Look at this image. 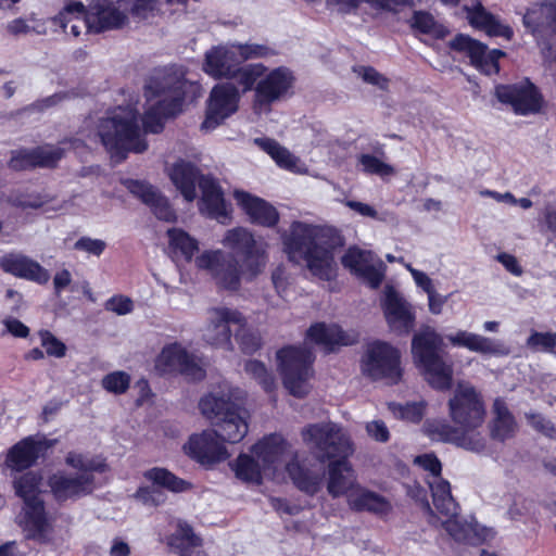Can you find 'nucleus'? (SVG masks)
<instances>
[{
	"instance_id": "f257e3e1",
	"label": "nucleus",
	"mask_w": 556,
	"mask_h": 556,
	"mask_svg": "<svg viewBox=\"0 0 556 556\" xmlns=\"http://www.w3.org/2000/svg\"><path fill=\"white\" fill-rule=\"evenodd\" d=\"M184 106L177 100L155 101L148 106L140 121L136 110H119L99 118L97 135L101 144L116 162L125 161L129 153L141 154L149 148L147 135H159L165 129L168 119L180 115Z\"/></svg>"
},
{
	"instance_id": "f03ea898",
	"label": "nucleus",
	"mask_w": 556,
	"mask_h": 556,
	"mask_svg": "<svg viewBox=\"0 0 556 556\" xmlns=\"http://www.w3.org/2000/svg\"><path fill=\"white\" fill-rule=\"evenodd\" d=\"M344 245L341 232L332 226L293 222L283 238V250L292 262L302 260L315 277L324 281L333 278L334 252Z\"/></svg>"
},
{
	"instance_id": "7ed1b4c3",
	"label": "nucleus",
	"mask_w": 556,
	"mask_h": 556,
	"mask_svg": "<svg viewBox=\"0 0 556 556\" xmlns=\"http://www.w3.org/2000/svg\"><path fill=\"white\" fill-rule=\"evenodd\" d=\"M302 437L320 463L329 462L328 493L336 498L354 492L358 484L348 459L351 443L341 428L331 422L311 424L302 430Z\"/></svg>"
},
{
	"instance_id": "20e7f679",
	"label": "nucleus",
	"mask_w": 556,
	"mask_h": 556,
	"mask_svg": "<svg viewBox=\"0 0 556 556\" xmlns=\"http://www.w3.org/2000/svg\"><path fill=\"white\" fill-rule=\"evenodd\" d=\"M412 355L416 367L431 388L447 391L453 386V364L446 359L443 338L432 328L415 333Z\"/></svg>"
},
{
	"instance_id": "39448f33",
	"label": "nucleus",
	"mask_w": 556,
	"mask_h": 556,
	"mask_svg": "<svg viewBox=\"0 0 556 556\" xmlns=\"http://www.w3.org/2000/svg\"><path fill=\"white\" fill-rule=\"evenodd\" d=\"M74 20L81 22L86 33L101 34L110 29L122 28L127 22V15L111 0H98L89 9L80 1H70L56 15L49 18L53 26L63 31Z\"/></svg>"
},
{
	"instance_id": "423d86ee",
	"label": "nucleus",
	"mask_w": 556,
	"mask_h": 556,
	"mask_svg": "<svg viewBox=\"0 0 556 556\" xmlns=\"http://www.w3.org/2000/svg\"><path fill=\"white\" fill-rule=\"evenodd\" d=\"M199 408L215 427L223 442L239 443L247 435L249 425L240 407L229 397L208 393L201 397Z\"/></svg>"
},
{
	"instance_id": "0eeeda50",
	"label": "nucleus",
	"mask_w": 556,
	"mask_h": 556,
	"mask_svg": "<svg viewBox=\"0 0 556 556\" xmlns=\"http://www.w3.org/2000/svg\"><path fill=\"white\" fill-rule=\"evenodd\" d=\"M276 357L283 387L294 397H305L314 377V353L307 348L287 345L277 351Z\"/></svg>"
},
{
	"instance_id": "6e6552de",
	"label": "nucleus",
	"mask_w": 556,
	"mask_h": 556,
	"mask_svg": "<svg viewBox=\"0 0 556 556\" xmlns=\"http://www.w3.org/2000/svg\"><path fill=\"white\" fill-rule=\"evenodd\" d=\"M362 372L372 381L383 380L390 386L400 383L403 377L400 351L386 341L369 343L362 358Z\"/></svg>"
},
{
	"instance_id": "1a4fd4ad",
	"label": "nucleus",
	"mask_w": 556,
	"mask_h": 556,
	"mask_svg": "<svg viewBox=\"0 0 556 556\" xmlns=\"http://www.w3.org/2000/svg\"><path fill=\"white\" fill-rule=\"evenodd\" d=\"M223 243L230 250L228 254L241 260L247 281H253L263 271L267 263V253L252 231L243 227L229 229Z\"/></svg>"
},
{
	"instance_id": "9d476101",
	"label": "nucleus",
	"mask_w": 556,
	"mask_h": 556,
	"mask_svg": "<svg viewBox=\"0 0 556 556\" xmlns=\"http://www.w3.org/2000/svg\"><path fill=\"white\" fill-rule=\"evenodd\" d=\"M494 96L519 116L536 114L544 105L541 90L529 78L514 84H498L494 87Z\"/></svg>"
},
{
	"instance_id": "9b49d317",
	"label": "nucleus",
	"mask_w": 556,
	"mask_h": 556,
	"mask_svg": "<svg viewBox=\"0 0 556 556\" xmlns=\"http://www.w3.org/2000/svg\"><path fill=\"white\" fill-rule=\"evenodd\" d=\"M187 79L175 65L154 68L146 79L143 96L147 102L177 100L180 106L185 105L187 94Z\"/></svg>"
},
{
	"instance_id": "f8f14e48",
	"label": "nucleus",
	"mask_w": 556,
	"mask_h": 556,
	"mask_svg": "<svg viewBox=\"0 0 556 556\" xmlns=\"http://www.w3.org/2000/svg\"><path fill=\"white\" fill-rule=\"evenodd\" d=\"M450 416L465 432L480 427L485 408L481 395L473 387H459L448 401Z\"/></svg>"
},
{
	"instance_id": "ddd939ff",
	"label": "nucleus",
	"mask_w": 556,
	"mask_h": 556,
	"mask_svg": "<svg viewBox=\"0 0 556 556\" xmlns=\"http://www.w3.org/2000/svg\"><path fill=\"white\" fill-rule=\"evenodd\" d=\"M295 77L287 66L270 70L258 80L253 98L254 109L263 110L280 101L293 88Z\"/></svg>"
},
{
	"instance_id": "4468645a",
	"label": "nucleus",
	"mask_w": 556,
	"mask_h": 556,
	"mask_svg": "<svg viewBox=\"0 0 556 556\" xmlns=\"http://www.w3.org/2000/svg\"><path fill=\"white\" fill-rule=\"evenodd\" d=\"M451 50L465 52L470 64L484 75H495L500 73V59L505 56V52L500 49L488 50V46L465 34H457L448 43Z\"/></svg>"
},
{
	"instance_id": "2eb2a0df",
	"label": "nucleus",
	"mask_w": 556,
	"mask_h": 556,
	"mask_svg": "<svg viewBox=\"0 0 556 556\" xmlns=\"http://www.w3.org/2000/svg\"><path fill=\"white\" fill-rule=\"evenodd\" d=\"M8 167L13 172L34 170L36 168H56L65 155V150L52 144L37 146L35 148H20L12 150Z\"/></svg>"
},
{
	"instance_id": "dca6fc26",
	"label": "nucleus",
	"mask_w": 556,
	"mask_h": 556,
	"mask_svg": "<svg viewBox=\"0 0 556 556\" xmlns=\"http://www.w3.org/2000/svg\"><path fill=\"white\" fill-rule=\"evenodd\" d=\"M47 485L54 501L63 504L91 494L94 489V476L92 473L72 475L65 470H58L48 477Z\"/></svg>"
},
{
	"instance_id": "f3484780",
	"label": "nucleus",
	"mask_w": 556,
	"mask_h": 556,
	"mask_svg": "<svg viewBox=\"0 0 556 556\" xmlns=\"http://www.w3.org/2000/svg\"><path fill=\"white\" fill-rule=\"evenodd\" d=\"M238 89L229 83L214 86L206 101L205 118L202 128L214 129L238 110Z\"/></svg>"
},
{
	"instance_id": "a211bd4d",
	"label": "nucleus",
	"mask_w": 556,
	"mask_h": 556,
	"mask_svg": "<svg viewBox=\"0 0 556 556\" xmlns=\"http://www.w3.org/2000/svg\"><path fill=\"white\" fill-rule=\"evenodd\" d=\"M155 368L162 374L177 371L182 376L200 381L205 378V370L195 362L178 342L166 344L155 359Z\"/></svg>"
},
{
	"instance_id": "6ab92c4d",
	"label": "nucleus",
	"mask_w": 556,
	"mask_h": 556,
	"mask_svg": "<svg viewBox=\"0 0 556 556\" xmlns=\"http://www.w3.org/2000/svg\"><path fill=\"white\" fill-rule=\"evenodd\" d=\"M214 430L190 435L185 450L187 455L204 467H211L229 457V453Z\"/></svg>"
},
{
	"instance_id": "aec40b11",
	"label": "nucleus",
	"mask_w": 556,
	"mask_h": 556,
	"mask_svg": "<svg viewBox=\"0 0 556 556\" xmlns=\"http://www.w3.org/2000/svg\"><path fill=\"white\" fill-rule=\"evenodd\" d=\"M122 185L143 204L150 207L153 215L164 222H175L176 212L170 206L169 201L154 186L146 180L126 178Z\"/></svg>"
},
{
	"instance_id": "412c9836",
	"label": "nucleus",
	"mask_w": 556,
	"mask_h": 556,
	"mask_svg": "<svg viewBox=\"0 0 556 556\" xmlns=\"http://www.w3.org/2000/svg\"><path fill=\"white\" fill-rule=\"evenodd\" d=\"M201 198L199 210L211 219L227 224L231 219V205L226 202L224 191L213 177H202L200 180Z\"/></svg>"
},
{
	"instance_id": "4be33fe9",
	"label": "nucleus",
	"mask_w": 556,
	"mask_h": 556,
	"mask_svg": "<svg viewBox=\"0 0 556 556\" xmlns=\"http://www.w3.org/2000/svg\"><path fill=\"white\" fill-rule=\"evenodd\" d=\"M52 444L53 441L48 439L36 440L31 435L23 438L9 450L5 464L11 470L23 472L33 467Z\"/></svg>"
},
{
	"instance_id": "5701e85b",
	"label": "nucleus",
	"mask_w": 556,
	"mask_h": 556,
	"mask_svg": "<svg viewBox=\"0 0 556 556\" xmlns=\"http://www.w3.org/2000/svg\"><path fill=\"white\" fill-rule=\"evenodd\" d=\"M235 197L251 224L265 228H274L278 225L280 214L268 201L247 191H236Z\"/></svg>"
},
{
	"instance_id": "b1692460",
	"label": "nucleus",
	"mask_w": 556,
	"mask_h": 556,
	"mask_svg": "<svg viewBox=\"0 0 556 556\" xmlns=\"http://www.w3.org/2000/svg\"><path fill=\"white\" fill-rule=\"evenodd\" d=\"M388 325L400 332L408 333L415 326V314L400 293L389 287L381 304Z\"/></svg>"
},
{
	"instance_id": "393cba45",
	"label": "nucleus",
	"mask_w": 556,
	"mask_h": 556,
	"mask_svg": "<svg viewBox=\"0 0 556 556\" xmlns=\"http://www.w3.org/2000/svg\"><path fill=\"white\" fill-rule=\"evenodd\" d=\"M0 268L14 277L38 285H46L50 279L48 269L37 261L22 254H5L0 258Z\"/></svg>"
},
{
	"instance_id": "a878e982",
	"label": "nucleus",
	"mask_w": 556,
	"mask_h": 556,
	"mask_svg": "<svg viewBox=\"0 0 556 556\" xmlns=\"http://www.w3.org/2000/svg\"><path fill=\"white\" fill-rule=\"evenodd\" d=\"M306 338L321 345L326 353L334 352L339 346H350L358 341L356 333H348L339 325L327 326L325 323H315L306 331Z\"/></svg>"
},
{
	"instance_id": "bb28decb",
	"label": "nucleus",
	"mask_w": 556,
	"mask_h": 556,
	"mask_svg": "<svg viewBox=\"0 0 556 556\" xmlns=\"http://www.w3.org/2000/svg\"><path fill=\"white\" fill-rule=\"evenodd\" d=\"M425 432L431 440L454 443L469 451H480L484 447V442L481 439L469 437L463 429L460 431L446 422L428 421L425 425Z\"/></svg>"
},
{
	"instance_id": "cd10ccee",
	"label": "nucleus",
	"mask_w": 556,
	"mask_h": 556,
	"mask_svg": "<svg viewBox=\"0 0 556 556\" xmlns=\"http://www.w3.org/2000/svg\"><path fill=\"white\" fill-rule=\"evenodd\" d=\"M240 61L231 47H213L205 53L203 71L215 79L230 78Z\"/></svg>"
},
{
	"instance_id": "c85d7f7f",
	"label": "nucleus",
	"mask_w": 556,
	"mask_h": 556,
	"mask_svg": "<svg viewBox=\"0 0 556 556\" xmlns=\"http://www.w3.org/2000/svg\"><path fill=\"white\" fill-rule=\"evenodd\" d=\"M210 176L202 174L194 164L184 160L174 163L169 172L170 180L188 202L197 198V186L200 187L201 178Z\"/></svg>"
},
{
	"instance_id": "c756f323",
	"label": "nucleus",
	"mask_w": 556,
	"mask_h": 556,
	"mask_svg": "<svg viewBox=\"0 0 556 556\" xmlns=\"http://www.w3.org/2000/svg\"><path fill=\"white\" fill-rule=\"evenodd\" d=\"M554 2L534 3L523 14V26L536 39L554 34Z\"/></svg>"
},
{
	"instance_id": "7c9ffc66",
	"label": "nucleus",
	"mask_w": 556,
	"mask_h": 556,
	"mask_svg": "<svg viewBox=\"0 0 556 556\" xmlns=\"http://www.w3.org/2000/svg\"><path fill=\"white\" fill-rule=\"evenodd\" d=\"M348 505L353 511H367L380 517L392 511V505L387 497L361 485L348 495Z\"/></svg>"
},
{
	"instance_id": "2f4dec72",
	"label": "nucleus",
	"mask_w": 556,
	"mask_h": 556,
	"mask_svg": "<svg viewBox=\"0 0 556 556\" xmlns=\"http://www.w3.org/2000/svg\"><path fill=\"white\" fill-rule=\"evenodd\" d=\"M467 12L469 24L477 29L483 30L491 37H503L510 39L514 31L510 26L502 24L492 13L488 12L481 2L472 7H464Z\"/></svg>"
},
{
	"instance_id": "473e14b6",
	"label": "nucleus",
	"mask_w": 556,
	"mask_h": 556,
	"mask_svg": "<svg viewBox=\"0 0 556 556\" xmlns=\"http://www.w3.org/2000/svg\"><path fill=\"white\" fill-rule=\"evenodd\" d=\"M244 278L243 264L232 254L224 255L223 262L214 273L213 279L216 286L226 291L236 292L241 288V279Z\"/></svg>"
},
{
	"instance_id": "72a5a7b5",
	"label": "nucleus",
	"mask_w": 556,
	"mask_h": 556,
	"mask_svg": "<svg viewBox=\"0 0 556 556\" xmlns=\"http://www.w3.org/2000/svg\"><path fill=\"white\" fill-rule=\"evenodd\" d=\"M493 413L494 418L490 425L491 438L500 442L513 438L517 430V422L503 399L494 400Z\"/></svg>"
},
{
	"instance_id": "f704fd0d",
	"label": "nucleus",
	"mask_w": 556,
	"mask_h": 556,
	"mask_svg": "<svg viewBox=\"0 0 556 556\" xmlns=\"http://www.w3.org/2000/svg\"><path fill=\"white\" fill-rule=\"evenodd\" d=\"M287 447L286 440L278 434H269L256 442L251 451L262 460L265 468L275 466L285 454Z\"/></svg>"
},
{
	"instance_id": "c9c22d12",
	"label": "nucleus",
	"mask_w": 556,
	"mask_h": 556,
	"mask_svg": "<svg viewBox=\"0 0 556 556\" xmlns=\"http://www.w3.org/2000/svg\"><path fill=\"white\" fill-rule=\"evenodd\" d=\"M217 324L215 329L219 331L220 337L215 339V344L218 345H230L231 343V330L230 325L237 326L236 331H240L247 327V319L241 312L238 309H231L228 307H219L214 309Z\"/></svg>"
},
{
	"instance_id": "e433bc0d",
	"label": "nucleus",
	"mask_w": 556,
	"mask_h": 556,
	"mask_svg": "<svg viewBox=\"0 0 556 556\" xmlns=\"http://www.w3.org/2000/svg\"><path fill=\"white\" fill-rule=\"evenodd\" d=\"M143 477L153 484L172 493H184L193 489L192 482L185 480L164 467H153Z\"/></svg>"
},
{
	"instance_id": "4c0bfd02",
	"label": "nucleus",
	"mask_w": 556,
	"mask_h": 556,
	"mask_svg": "<svg viewBox=\"0 0 556 556\" xmlns=\"http://www.w3.org/2000/svg\"><path fill=\"white\" fill-rule=\"evenodd\" d=\"M286 471L300 491L313 496L320 490L321 479L302 466L299 460L292 459L287 463Z\"/></svg>"
},
{
	"instance_id": "58836bf2",
	"label": "nucleus",
	"mask_w": 556,
	"mask_h": 556,
	"mask_svg": "<svg viewBox=\"0 0 556 556\" xmlns=\"http://www.w3.org/2000/svg\"><path fill=\"white\" fill-rule=\"evenodd\" d=\"M24 521L26 528L35 535H41L49 529V520L46 511L45 501L39 498H30L23 502Z\"/></svg>"
},
{
	"instance_id": "ea45409f",
	"label": "nucleus",
	"mask_w": 556,
	"mask_h": 556,
	"mask_svg": "<svg viewBox=\"0 0 556 556\" xmlns=\"http://www.w3.org/2000/svg\"><path fill=\"white\" fill-rule=\"evenodd\" d=\"M167 545L179 556H191L193 548L202 545V539L185 522L179 523L176 531L168 536Z\"/></svg>"
},
{
	"instance_id": "a19ab883",
	"label": "nucleus",
	"mask_w": 556,
	"mask_h": 556,
	"mask_svg": "<svg viewBox=\"0 0 556 556\" xmlns=\"http://www.w3.org/2000/svg\"><path fill=\"white\" fill-rule=\"evenodd\" d=\"M446 338L452 345L466 348L471 352L481 354H491L496 352V348L492 339L466 330H458L456 333L448 334Z\"/></svg>"
},
{
	"instance_id": "79ce46f5",
	"label": "nucleus",
	"mask_w": 556,
	"mask_h": 556,
	"mask_svg": "<svg viewBox=\"0 0 556 556\" xmlns=\"http://www.w3.org/2000/svg\"><path fill=\"white\" fill-rule=\"evenodd\" d=\"M229 467L236 478L244 483L260 485L263 482L261 465L249 454L240 453L233 462L229 463Z\"/></svg>"
},
{
	"instance_id": "37998d69",
	"label": "nucleus",
	"mask_w": 556,
	"mask_h": 556,
	"mask_svg": "<svg viewBox=\"0 0 556 556\" xmlns=\"http://www.w3.org/2000/svg\"><path fill=\"white\" fill-rule=\"evenodd\" d=\"M410 27L422 34L429 35L437 40H443L450 35V29L439 23L428 11H414L410 18Z\"/></svg>"
},
{
	"instance_id": "c03bdc74",
	"label": "nucleus",
	"mask_w": 556,
	"mask_h": 556,
	"mask_svg": "<svg viewBox=\"0 0 556 556\" xmlns=\"http://www.w3.org/2000/svg\"><path fill=\"white\" fill-rule=\"evenodd\" d=\"M42 477L35 471H26L13 480L15 495L23 502L40 497Z\"/></svg>"
},
{
	"instance_id": "a18cd8bd",
	"label": "nucleus",
	"mask_w": 556,
	"mask_h": 556,
	"mask_svg": "<svg viewBox=\"0 0 556 556\" xmlns=\"http://www.w3.org/2000/svg\"><path fill=\"white\" fill-rule=\"evenodd\" d=\"M167 237L169 239V247L174 251H179L186 262H191L194 254L199 251V242L180 228L168 229Z\"/></svg>"
},
{
	"instance_id": "49530a36",
	"label": "nucleus",
	"mask_w": 556,
	"mask_h": 556,
	"mask_svg": "<svg viewBox=\"0 0 556 556\" xmlns=\"http://www.w3.org/2000/svg\"><path fill=\"white\" fill-rule=\"evenodd\" d=\"M267 67L263 63L248 64L245 66L237 65L233 71V76L229 79H236L242 87L243 92L254 90L258 80L266 73Z\"/></svg>"
},
{
	"instance_id": "de8ad7c7",
	"label": "nucleus",
	"mask_w": 556,
	"mask_h": 556,
	"mask_svg": "<svg viewBox=\"0 0 556 556\" xmlns=\"http://www.w3.org/2000/svg\"><path fill=\"white\" fill-rule=\"evenodd\" d=\"M244 370L258 382L266 393L270 394L276 390L275 377L268 371L263 362L250 359L245 363Z\"/></svg>"
},
{
	"instance_id": "09e8293b",
	"label": "nucleus",
	"mask_w": 556,
	"mask_h": 556,
	"mask_svg": "<svg viewBox=\"0 0 556 556\" xmlns=\"http://www.w3.org/2000/svg\"><path fill=\"white\" fill-rule=\"evenodd\" d=\"M389 407L394 416L412 424H419L426 413L425 402L391 403Z\"/></svg>"
},
{
	"instance_id": "8fccbe9b",
	"label": "nucleus",
	"mask_w": 556,
	"mask_h": 556,
	"mask_svg": "<svg viewBox=\"0 0 556 556\" xmlns=\"http://www.w3.org/2000/svg\"><path fill=\"white\" fill-rule=\"evenodd\" d=\"M232 48L236 50L237 55H239L238 59L240 63L248 60L263 59L277 54L275 49L261 43H235L232 45Z\"/></svg>"
},
{
	"instance_id": "3c124183",
	"label": "nucleus",
	"mask_w": 556,
	"mask_h": 556,
	"mask_svg": "<svg viewBox=\"0 0 556 556\" xmlns=\"http://www.w3.org/2000/svg\"><path fill=\"white\" fill-rule=\"evenodd\" d=\"M119 7L124 8L134 18L146 20L157 11L159 0H118Z\"/></svg>"
},
{
	"instance_id": "603ef678",
	"label": "nucleus",
	"mask_w": 556,
	"mask_h": 556,
	"mask_svg": "<svg viewBox=\"0 0 556 556\" xmlns=\"http://www.w3.org/2000/svg\"><path fill=\"white\" fill-rule=\"evenodd\" d=\"M131 377L123 370L109 372L102 378V388L115 395H121L127 392L130 387Z\"/></svg>"
},
{
	"instance_id": "864d4df0",
	"label": "nucleus",
	"mask_w": 556,
	"mask_h": 556,
	"mask_svg": "<svg viewBox=\"0 0 556 556\" xmlns=\"http://www.w3.org/2000/svg\"><path fill=\"white\" fill-rule=\"evenodd\" d=\"M38 337L45 353L50 357L62 358L66 355L67 348L64 342L58 339L50 330L40 329Z\"/></svg>"
},
{
	"instance_id": "5fc2aeb1",
	"label": "nucleus",
	"mask_w": 556,
	"mask_h": 556,
	"mask_svg": "<svg viewBox=\"0 0 556 556\" xmlns=\"http://www.w3.org/2000/svg\"><path fill=\"white\" fill-rule=\"evenodd\" d=\"M363 170L370 175L390 176L394 174V168L372 154H362L358 157Z\"/></svg>"
},
{
	"instance_id": "6e6d98bb",
	"label": "nucleus",
	"mask_w": 556,
	"mask_h": 556,
	"mask_svg": "<svg viewBox=\"0 0 556 556\" xmlns=\"http://www.w3.org/2000/svg\"><path fill=\"white\" fill-rule=\"evenodd\" d=\"M527 345L535 351L553 353L556 348V332L533 331L527 339Z\"/></svg>"
},
{
	"instance_id": "4d7b16f0",
	"label": "nucleus",
	"mask_w": 556,
	"mask_h": 556,
	"mask_svg": "<svg viewBox=\"0 0 556 556\" xmlns=\"http://www.w3.org/2000/svg\"><path fill=\"white\" fill-rule=\"evenodd\" d=\"M65 463L70 467L79 471V473L102 472L104 465L96 464L93 460H87L83 454L70 452L65 457Z\"/></svg>"
},
{
	"instance_id": "13d9d810",
	"label": "nucleus",
	"mask_w": 556,
	"mask_h": 556,
	"mask_svg": "<svg viewBox=\"0 0 556 556\" xmlns=\"http://www.w3.org/2000/svg\"><path fill=\"white\" fill-rule=\"evenodd\" d=\"M225 252L220 250L205 251L195 260V265L200 269H206L214 277V273L217 270L218 265L223 262Z\"/></svg>"
},
{
	"instance_id": "bf43d9fd",
	"label": "nucleus",
	"mask_w": 556,
	"mask_h": 556,
	"mask_svg": "<svg viewBox=\"0 0 556 556\" xmlns=\"http://www.w3.org/2000/svg\"><path fill=\"white\" fill-rule=\"evenodd\" d=\"M235 338L242 353L252 355L261 348V339L256 334L247 330V327L236 331Z\"/></svg>"
},
{
	"instance_id": "052dcab7",
	"label": "nucleus",
	"mask_w": 556,
	"mask_h": 556,
	"mask_svg": "<svg viewBox=\"0 0 556 556\" xmlns=\"http://www.w3.org/2000/svg\"><path fill=\"white\" fill-rule=\"evenodd\" d=\"M104 308L117 315H126L134 311V302L129 296L115 294L105 301Z\"/></svg>"
},
{
	"instance_id": "680f3d73",
	"label": "nucleus",
	"mask_w": 556,
	"mask_h": 556,
	"mask_svg": "<svg viewBox=\"0 0 556 556\" xmlns=\"http://www.w3.org/2000/svg\"><path fill=\"white\" fill-rule=\"evenodd\" d=\"M526 416L533 429L549 439H556V427L551 420L539 413H530Z\"/></svg>"
},
{
	"instance_id": "e2e57ef3",
	"label": "nucleus",
	"mask_w": 556,
	"mask_h": 556,
	"mask_svg": "<svg viewBox=\"0 0 556 556\" xmlns=\"http://www.w3.org/2000/svg\"><path fill=\"white\" fill-rule=\"evenodd\" d=\"M106 248V243L101 239H92L90 237H80L74 243V250L84 251L88 254L100 256Z\"/></svg>"
},
{
	"instance_id": "0e129e2a",
	"label": "nucleus",
	"mask_w": 556,
	"mask_h": 556,
	"mask_svg": "<svg viewBox=\"0 0 556 556\" xmlns=\"http://www.w3.org/2000/svg\"><path fill=\"white\" fill-rule=\"evenodd\" d=\"M344 267L350 268L352 271L358 274L359 270L366 265L364 252L358 248H350L341 258Z\"/></svg>"
},
{
	"instance_id": "69168bd1",
	"label": "nucleus",
	"mask_w": 556,
	"mask_h": 556,
	"mask_svg": "<svg viewBox=\"0 0 556 556\" xmlns=\"http://www.w3.org/2000/svg\"><path fill=\"white\" fill-rule=\"evenodd\" d=\"M415 464L419 465L424 470L430 472L433 477H440L442 472V464L433 453L418 455Z\"/></svg>"
},
{
	"instance_id": "338daca9",
	"label": "nucleus",
	"mask_w": 556,
	"mask_h": 556,
	"mask_svg": "<svg viewBox=\"0 0 556 556\" xmlns=\"http://www.w3.org/2000/svg\"><path fill=\"white\" fill-rule=\"evenodd\" d=\"M361 75L364 81L371 84L374 86H379L380 88H386L388 86V78L381 75L375 67L372 66H362Z\"/></svg>"
},
{
	"instance_id": "774afa93",
	"label": "nucleus",
	"mask_w": 556,
	"mask_h": 556,
	"mask_svg": "<svg viewBox=\"0 0 556 556\" xmlns=\"http://www.w3.org/2000/svg\"><path fill=\"white\" fill-rule=\"evenodd\" d=\"M357 275L363 277L372 289H377L383 280V274L372 265H365Z\"/></svg>"
}]
</instances>
